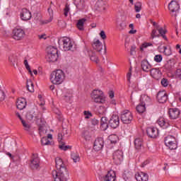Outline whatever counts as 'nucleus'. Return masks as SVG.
<instances>
[{
  "instance_id": "nucleus-1",
  "label": "nucleus",
  "mask_w": 181,
  "mask_h": 181,
  "mask_svg": "<svg viewBox=\"0 0 181 181\" xmlns=\"http://www.w3.org/2000/svg\"><path fill=\"white\" fill-rule=\"evenodd\" d=\"M55 163L57 170L52 171V176L54 181H67L69 171H67V168L63 160L59 157H57L55 158Z\"/></svg>"
},
{
  "instance_id": "nucleus-2",
  "label": "nucleus",
  "mask_w": 181,
  "mask_h": 181,
  "mask_svg": "<svg viewBox=\"0 0 181 181\" xmlns=\"http://www.w3.org/2000/svg\"><path fill=\"white\" fill-rule=\"evenodd\" d=\"M65 74L64 72L62 69H57V71H54L51 74V83L52 84H56L59 86V84H62L63 81H64Z\"/></svg>"
},
{
  "instance_id": "nucleus-3",
  "label": "nucleus",
  "mask_w": 181,
  "mask_h": 181,
  "mask_svg": "<svg viewBox=\"0 0 181 181\" xmlns=\"http://www.w3.org/2000/svg\"><path fill=\"white\" fill-rule=\"evenodd\" d=\"M47 53L46 59L47 62L49 63L57 62V59H59V51L57 50V48L49 46L47 48Z\"/></svg>"
},
{
  "instance_id": "nucleus-4",
  "label": "nucleus",
  "mask_w": 181,
  "mask_h": 181,
  "mask_svg": "<svg viewBox=\"0 0 181 181\" xmlns=\"http://www.w3.org/2000/svg\"><path fill=\"white\" fill-rule=\"evenodd\" d=\"M165 145L169 148L171 151L177 148V142L176 138L173 136H167L164 139Z\"/></svg>"
},
{
  "instance_id": "nucleus-5",
  "label": "nucleus",
  "mask_w": 181,
  "mask_h": 181,
  "mask_svg": "<svg viewBox=\"0 0 181 181\" xmlns=\"http://www.w3.org/2000/svg\"><path fill=\"white\" fill-rule=\"evenodd\" d=\"M12 35L14 40H22L26 34L21 27H16L13 30Z\"/></svg>"
},
{
  "instance_id": "nucleus-6",
  "label": "nucleus",
  "mask_w": 181,
  "mask_h": 181,
  "mask_svg": "<svg viewBox=\"0 0 181 181\" xmlns=\"http://www.w3.org/2000/svg\"><path fill=\"white\" fill-rule=\"evenodd\" d=\"M59 45L62 43V47L65 52H69V50H71L73 49V42H71V40L67 37H63L62 40H59Z\"/></svg>"
},
{
  "instance_id": "nucleus-7",
  "label": "nucleus",
  "mask_w": 181,
  "mask_h": 181,
  "mask_svg": "<svg viewBox=\"0 0 181 181\" xmlns=\"http://www.w3.org/2000/svg\"><path fill=\"white\" fill-rule=\"evenodd\" d=\"M121 119L123 124H131L132 119H134V116L129 110H124L121 115Z\"/></svg>"
},
{
  "instance_id": "nucleus-8",
  "label": "nucleus",
  "mask_w": 181,
  "mask_h": 181,
  "mask_svg": "<svg viewBox=\"0 0 181 181\" xmlns=\"http://www.w3.org/2000/svg\"><path fill=\"white\" fill-rule=\"evenodd\" d=\"M112 159L115 165H121L122 159H124V153L121 150H117L113 153Z\"/></svg>"
},
{
  "instance_id": "nucleus-9",
  "label": "nucleus",
  "mask_w": 181,
  "mask_h": 181,
  "mask_svg": "<svg viewBox=\"0 0 181 181\" xmlns=\"http://www.w3.org/2000/svg\"><path fill=\"white\" fill-rule=\"evenodd\" d=\"M109 125L111 128H113V129L118 128L119 126V117L117 115H113L109 120Z\"/></svg>"
},
{
  "instance_id": "nucleus-10",
  "label": "nucleus",
  "mask_w": 181,
  "mask_h": 181,
  "mask_svg": "<svg viewBox=\"0 0 181 181\" xmlns=\"http://www.w3.org/2000/svg\"><path fill=\"white\" fill-rule=\"evenodd\" d=\"M156 98L160 104H165L168 101V93L165 90H160L157 93Z\"/></svg>"
},
{
  "instance_id": "nucleus-11",
  "label": "nucleus",
  "mask_w": 181,
  "mask_h": 181,
  "mask_svg": "<svg viewBox=\"0 0 181 181\" xmlns=\"http://www.w3.org/2000/svg\"><path fill=\"white\" fill-rule=\"evenodd\" d=\"M104 148V139L102 137L97 138L94 142L93 149L96 151H101Z\"/></svg>"
},
{
  "instance_id": "nucleus-12",
  "label": "nucleus",
  "mask_w": 181,
  "mask_h": 181,
  "mask_svg": "<svg viewBox=\"0 0 181 181\" xmlns=\"http://www.w3.org/2000/svg\"><path fill=\"white\" fill-rule=\"evenodd\" d=\"M58 142L60 144L59 146V149L62 151H67V149H71V146H65L66 143L63 142V134L62 133L58 134Z\"/></svg>"
},
{
  "instance_id": "nucleus-13",
  "label": "nucleus",
  "mask_w": 181,
  "mask_h": 181,
  "mask_svg": "<svg viewBox=\"0 0 181 181\" xmlns=\"http://www.w3.org/2000/svg\"><path fill=\"white\" fill-rule=\"evenodd\" d=\"M150 76L155 80H159L162 77V72L158 68H153L150 69Z\"/></svg>"
},
{
  "instance_id": "nucleus-14",
  "label": "nucleus",
  "mask_w": 181,
  "mask_h": 181,
  "mask_svg": "<svg viewBox=\"0 0 181 181\" xmlns=\"http://www.w3.org/2000/svg\"><path fill=\"white\" fill-rule=\"evenodd\" d=\"M146 132L149 138H156L159 135V130L155 127H148Z\"/></svg>"
},
{
  "instance_id": "nucleus-15",
  "label": "nucleus",
  "mask_w": 181,
  "mask_h": 181,
  "mask_svg": "<svg viewBox=\"0 0 181 181\" xmlns=\"http://www.w3.org/2000/svg\"><path fill=\"white\" fill-rule=\"evenodd\" d=\"M40 160L37 157V156H35V154L33 155V158L30 160V168L31 169H37L40 166Z\"/></svg>"
},
{
  "instance_id": "nucleus-16",
  "label": "nucleus",
  "mask_w": 181,
  "mask_h": 181,
  "mask_svg": "<svg viewBox=\"0 0 181 181\" xmlns=\"http://www.w3.org/2000/svg\"><path fill=\"white\" fill-rule=\"evenodd\" d=\"M169 117L171 119H177L180 115V110L177 108H170L168 111Z\"/></svg>"
},
{
  "instance_id": "nucleus-17",
  "label": "nucleus",
  "mask_w": 181,
  "mask_h": 181,
  "mask_svg": "<svg viewBox=\"0 0 181 181\" xmlns=\"http://www.w3.org/2000/svg\"><path fill=\"white\" fill-rule=\"evenodd\" d=\"M21 18L22 21H30L32 18V13L27 8H23L21 13Z\"/></svg>"
},
{
  "instance_id": "nucleus-18",
  "label": "nucleus",
  "mask_w": 181,
  "mask_h": 181,
  "mask_svg": "<svg viewBox=\"0 0 181 181\" xmlns=\"http://www.w3.org/2000/svg\"><path fill=\"white\" fill-rule=\"evenodd\" d=\"M153 26L156 27V29H157L158 33H160V36L164 39V40H168V37H166V33H168V30L159 28V25L156 23V22H153Z\"/></svg>"
},
{
  "instance_id": "nucleus-19",
  "label": "nucleus",
  "mask_w": 181,
  "mask_h": 181,
  "mask_svg": "<svg viewBox=\"0 0 181 181\" xmlns=\"http://www.w3.org/2000/svg\"><path fill=\"white\" fill-rule=\"evenodd\" d=\"M180 8V6H179V4L175 0L171 1L168 4V9L170 12H177Z\"/></svg>"
},
{
  "instance_id": "nucleus-20",
  "label": "nucleus",
  "mask_w": 181,
  "mask_h": 181,
  "mask_svg": "<svg viewBox=\"0 0 181 181\" xmlns=\"http://www.w3.org/2000/svg\"><path fill=\"white\" fill-rule=\"evenodd\" d=\"M95 9L99 11V12H104L105 11V6H107V3L103 0L98 1L95 4Z\"/></svg>"
},
{
  "instance_id": "nucleus-21",
  "label": "nucleus",
  "mask_w": 181,
  "mask_h": 181,
  "mask_svg": "<svg viewBox=\"0 0 181 181\" xmlns=\"http://www.w3.org/2000/svg\"><path fill=\"white\" fill-rule=\"evenodd\" d=\"M141 67L143 71H146V73L149 72L152 69V65L149 64L148 60L144 59L141 63Z\"/></svg>"
},
{
  "instance_id": "nucleus-22",
  "label": "nucleus",
  "mask_w": 181,
  "mask_h": 181,
  "mask_svg": "<svg viewBox=\"0 0 181 181\" xmlns=\"http://www.w3.org/2000/svg\"><path fill=\"white\" fill-rule=\"evenodd\" d=\"M116 177L115 171L110 170L105 177H103V181H115Z\"/></svg>"
},
{
  "instance_id": "nucleus-23",
  "label": "nucleus",
  "mask_w": 181,
  "mask_h": 181,
  "mask_svg": "<svg viewBox=\"0 0 181 181\" xmlns=\"http://www.w3.org/2000/svg\"><path fill=\"white\" fill-rule=\"evenodd\" d=\"M136 180L137 181H148L149 179V177L148 176V174L141 172L137 173L135 175Z\"/></svg>"
},
{
  "instance_id": "nucleus-24",
  "label": "nucleus",
  "mask_w": 181,
  "mask_h": 181,
  "mask_svg": "<svg viewBox=\"0 0 181 181\" xmlns=\"http://www.w3.org/2000/svg\"><path fill=\"white\" fill-rule=\"evenodd\" d=\"M134 148L136 151H141L144 148V140L141 138H136L134 140Z\"/></svg>"
},
{
  "instance_id": "nucleus-25",
  "label": "nucleus",
  "mask_w": 181,
  "mask_h": 181,
  "mask_svg": "<svg viewBox=\"0 0 181 181\" xmlns=\"http://www.w3.org/2000/svg\"><path fill=\"white\" fill-rule=\"evenodd\" d=\"M18 110H23L26 107V100L25 98H19L16 103Z\"/></svg>"
},
{
  "instance_id": "nucleus-26",
  "label": "nucleus",
  "mask_w": 181,
  "mask_h": 181,
  "mask_svg": "<svg viewBox=\"0 0 181 181\" xmlns=\"http://www.w3.org/2000/svg\"><path fill=\"white\" fill-rule=\"evenodd\" d=\"M140 104L146 106L151 104V98L146 95H142L140 98Z\"/></svg>"
},
{
  "instance_id": "nucleus-27",
  "label": "nucleus",
  "mask_w": 181,
  "mask_h": 181,
  "mask_svg": "<svg viewBox=\"0 0 181 181\" xmlns=\"http://www.w3.org/2000/svg\"><path fill=\"white\" fill-rule=\"evenodd\" d=\"M92 47L94 50L100 53L103 50V43L100 42V40H98L92 44Z\"/></svg>"
},
{
  "instance_id": "nucleus-28",
  "label": "nucleus",
  "mask_w": 181,
  "mask_h": 181,
  "mask_svg": "<svg viewBox=\"0 0 181 181\" xmlns=\"http://www.w3.org/2000/svg\"><path fill=\"white\" fill-rule=\"evenodd\" d=\"M157 124H158L159 126L161 127V128H163V129H166V128H168L169 127V122H166V119L163 117H160L157 120Z\"/></svg>"
},
{
  "instance_id": "nucleus-29",
  "label": "nucleus",
  "mask_w": 181,
  "mask_h": 181,
  "mask_svg": "<svg viewBox=\"0 0 181 181\" xmlns=\"http://www.w3.org/2000/svg\"><path fill=\"white\" fill-rule=\"evenodd\" d=\"M108 120H107V117H102L101 119H100V128L102 129V131H106L108 128Z\"/></svg>"
},
{
  "instance_id": "nucleus-30",
  "label": "nucleus",
  "mask_w": 181,
  "mask_h": 181,
  "mask_svg": "<svg viewBox=\"0 0 181 181\" xmlns=\"http://www.w3.org/2000/svg\"><path fill=\"white\" fill-rule=\"evenodd\" d=\"M74 4L79 11H82L86 6L84 0H74Z\"/></svg>"
},
{
  "instance_id": "nucleus-31",
  "label": "nucleus",
  "mask_w": 181,
  "mask_h": 181,
  "mask_svg": "<svg viewBox=\"0 0 181 181\" xmlns=\"http://www.w3.org/2000/svg\"><path fill=\"white\" fill-rule=\"evenodd\" d=\"M88 56L92 62H95V63H98L100 60L98 59V57L95 54V52L93 50L88 51Z\"/></svg>"
},
{
  "instance_id": "nucleus-32",
  "label": "nucleus",
  "mask_w": 181,
  "mask_h": 181,
  "mask_svg": "<svg viewBox=\"0 0 181 181\" xmlns=\"http://www.w3.org/2000/svg\"><path fill=\"white\" fill-rule=\"evenodd\" d=\"M92 100L94 101V103L98 104H104V103H105V97H104V95H100V96L92 98Z\"/></svg>"
},
{
  "instance_id": "nucleus-33",
  "label": "nucleus",
  "mask_w": 181,
  "mask_h": 181,
  "mask_svg": "<svg viewBox=\"0 0 181 181\" xmlns=\"http://www.w3.org/2000/svg\"><path fill=\"white\" fill-rule=\"evenodd\" d=\"M86 22H87V19L86 18H81L78 21L76 28L78 29V30H84V23Z\"/></svg>"
},
{
  "instance_id": "nucleus-34",
  "label": "nucleus",
  "mask_w": 181,
  "mask_h": 181,
  "mask_svg": "<svg viewBox=\"0 0 181 181\" xmlns=\"http://www.w3.org/2000/svg\"><path fill=\"white\" fill-rule=\"evenodd\" d=\"M49 15V20H46L42 22V25H45L47 23H50V22H52V21H53V10L49 7L47 9Z\"/></svg>"
},
{
  "instance_id": "nucleus-35",
  "label": "nucleus",
  "mask_w": 181,
  "mask_h": 181,
  "mask_svg": "<svg viewBox=\"0 0 181 181\" xmlns=\"http://www.w3.org/2000/svg\"><path fill=\"white\" fill-rule=\"evenodd\" d=\"M136 110L137 112H139V114H144V112L146 111V107L145 105H142L141 103H140L136 106Z\"/></svg>"
},
{
  "instance_id": "nucleus-36",
  "label": "nucleus",
  "mask_w": 181,
  "mask_h": 181,
  "mask_svg": "<svg viewBox=\"0 0 181 181\" xmlns=\"http://www.w3.org/2000/svg\"><path fill=\"white\" fill-rule=\"evenodd\" d=\"M34 87L35 86L33 85V83H32V81L27 80L26 88L30 93H33L35 91Z\"/></svg>"
},
{
  "instance_id": "nucleus-37",
  "label": "nucleus",
  "mask_w": 181,
  "mask_h": 181,
  "mask_svg": "<svg viewBox=\"0 0 181 181\" xmlns=\"http://www.w3.org/2000/svg\"><path fill=\"white\" fill-rule=\"evenodd\" d=\"M21 124H23V127H24L25 131L28 132V134H32V132L30 131L32 126H30V124L25 122V120H22Z\"/></svg>"
},
{
  "instance_id": "nucleus-38",
  "label": "nucleus",
  "mask_w": 181,
  "mask_h": 181,
  "mask_svg": "<svg viewBox=\"0 0 181 181\" xmlns=\"http://www.w3.org/2000/svg\"><path fill=\"white\" fill-rule=\"evenodd\" d=\"M173 67H175V62L172 60L168 61L167 63L165 64V68L168 71L172 70Z\"/></svg>"
},
{
  "instance_id": "nucleus-39",
  "label": "nucleus",
  "mask_w": 181,
  "mask_h": 181,
  "mask_svg": "<svg viewBox=\"0 0 181 181\" xmlns=\"http://www.w3.org/2000/svg\"><path fill=\"white\" fill-rule=\"evenodd\" d=\"M71 158L74 160V163L80 162V155H78L77 153H71Z\"/></svg>"
},
{
  "instance_id": "nucleus-40",
  "label": "nucleus",
  "mask_w": 181,
  "mask_h": 181,
  "mask_svg": "<svg viewBox=\"0 0 181 181\" xmlns=\"http://www.w3.org/2000/svg\"><path fill=\"white\" fill-rule=\"evenodd\" d=\"M100 95H103V93L100 90H94L91 93V98H94L95 97H100Z\"/></svg>"
},
{
  "instance_id": "nucleus-41",
  "label": "nucleus",
  "mask_w": 181,
  "mask_h": 181,
  "mask_svg": "<svg viewBox=\"0 0 181 181\" xmlns=\"http://www.w3.org/2000/svg\"><path fill=\"white\" fill-rule=\"evenodd\" d=\"M109 140L110 141L111 144H117V142H118V136L112 134L109 136Z\"/></svg>"
},
{
  "instance_id": "nucleus-42",
  "label": "nucleus",
  "mask_w": 181,
  "mask_h": 181,
  "mask_svg": "<svg viewBox=\"0 0 181 181\" xmlns=\"http://www.w3.org/2000/svg\"><path fill=\"white\" fill-rule=\"evenodd\" d=\"M17 60L18 59L16 58V56L14 54H11L8 57V61L10 62V63H11V64H13V66H15V63H16Z\"/></svg>"
},
{
  "instance_id": "nucleus-43",
  "label": "nucleus",
  "mask_w": 181,
  "mask_h": 181,
  "mask_svg": "<svg viewBox=\"0 0 181 181\" xmlns=\"http://www.w3.org/2000/svg\"><path fill=\"white\" fill-rule=\"evenodd\" d=\"M134 9L136 12H141L142 9V3L138 1L134 5Z\"/></svg>"
},
{
  "instance_id": "nucleus-44",
  "label": "nucleus",
  "mask_w": 181,
  "mask_h": 181,
  "mask_svg": "<svg viewBox=\"0 0 181 181\" xmlns=\"http://www.w3.org/2000/svg\"><path fill=\"white\" fill-rule=\"evenodd\" d=\"M41 144L42 145H52V142L47 139V137H42L41 139Z\"/></svg>"
},
{
  "instance_id": "nucleus-45",
  "label": "nucleus",
  "mask_w": 181,
  "mask_h": 181,
  "mask_svg": "<svg viewBox=\"0 0 181 181\" xmlns=\"http://www.w3.org/2000/svg\"><path fill=\"white\" fill-rule=\"evenodd\" d=\"M163 49V53L165 56H170V54H172V50H170V47H168L164 46Z\"/></svg>"
},
{
  "instance_id": "nucleus-46",
  "label": "nucleus",
  "mask_w": 181,
  "mask_h": 181,
  "mask_svg": "<svg viewBox=\"0 0 181 181\" xmlns=\"http://www.w3.org/2000/svg\"><path fill=\"white\" fill-rule=\"evenodd\" d=\"M98 111L100 115H104L107 112V108L105 106H100Z\"/></svg>"
},
{
  "instance_id": "nucleus-47",
  "label": "nucleus",
  "mask_w": 181,
  "mask_h": 181,
  "mask_svg": "<svg viewBox=\"0 0 181 181\" xmlns=\"http://www.w3.org/2000/svg\"><path fill=\"white\" fill-rule=\"evenodd\" d=\"M35 112H27L25 117L27 118V119H28V121H32V119H33V118H35Z\"/></svg>"
},
{
  "instance_id": "nucleus-48",
  "label": "nucleus",
  "mask_w": 181,
  "mask_h": 181,
  "mask_svg": "<svg viewBox=\"0 0 181 181\" xmlns=\"http://www.w3.org/2000/svg\"><path fill=\"white\" fill-rule=\"evenodd\" d=\"M149 46H153L152 43L151 42H144L140 47V50L144 52V49H146V47H149Z\"/></svg>"
},
{
  "instance_id": "nucleus-49",
  "label": "nucleus",
  "mask_w": 181,
  "mask_h": 181,
  "mask_svg": "<svg viewBox=\"0 0 181 181\" xmlns=\"http://www.w3.org/2000/svg\"><path fill=\"white\" fill-rule=\"evenodd\" d=\"M83 136L85 141H90L91 139V136H90V133L87 131L83 132Z\"/></svg>"
},
{
  "instance_id": "nucleus-50",
  "label": "nucleus",
  "mask_w": 181,
  "mask_h": 181,
  "mask_svg": "<svg viewBox=\"0 0 181 181\" xmlns=\"http://www.w3.org/2000/svg\"><path fill=\"white\" fill-rule=\"evenodd\" d=\"M160 36H162V35H160V33L158 34L156 30L153 29L152 30V33H151L152 39H154V37H160Z\"/></svg>"
},
{
  "instance_id": "nucleus-51",
  "label": "nucleus",
  "mask_w": 181,
  "mask_h": 181,
  "mask_svg": "<svg viewBox=\"0 0 181 181\" xmlns=\"http://www.w3.org/2000/svg\"><path fill=\"white\" fill-rule=\"evenodd\" d=\"M24 64H25L27 70H28V72L30 73V76H33V74H32V70L30 69V66H29V64L28 63V59L24 60Z\"/></svg>"
},
{
  "instance_id": "nucleus-52",
  "label": "nucleus",
  "mask_w": 181,
  "mask_h": 181,
  "mask_svg": "<svg viewBox=\"0 0 181 181\" xmlns=\"http://www.w3.org/2000/svg\"><path fill=\"white\" fill-rule=\"evenodd\" d=\"M34 117L37 122H39V121L42 122V113L37 112V114H35Z\"/></svg>"
},
{
  "instance_id": "nucleus-53",
  "label": "nucleus",
  "mask_w": 181,
  "mask_h": 181,
  "mask_svg": "<svg viewBox=\"0 0 181 181\" xmlns=\"http://www.w3.org/2000/svg\"><path fill=\"white\" fill-rule=\"evenodd\" d=\"M163 57L160 54H157L154 57V60L156 63H160L162 62Z\"/></svg>"
},
{
  "instance_id": "nucleus-54",
  "label": "nucleus",
  "mask_w": 181,
  "mask_h": 181,
  "mask_svg": "<svg viewBox=\"0 0 181 181\" xmlns=\"http://www.w3.org/2000/svg\"><path fill=\"white\" fill-rule=\"evenodd\" d=\"M66 21H58V26H59V28H66Z\"/></svg>"
},
{
  "instance_id": "nucleus-55",
  "label": "nucleus",
  "mask_w": 181,
  "mask_h": 181,
  "mask_svg": "<svg viewBox=\"0 0 181 181\" xmlns=\"http://www.w3.org/2000/svg\"><path fill=\"white\" fill-rule=\"evenodd\" d=\"M161 85L163 86V87H168V86L169 85V82L168 81V79L163 78L161 80Z\"/></svg>"
},
{
  "instance_id": "nucleus-56",
  "label": "nucleus",
  "mask_w": 181,
  "mask_h": 181,
  "mask_svg": "<svg viewBox=\"0 0 181 181\" xmlns=\"http://www.w3.org/2000/svg\"><path fill=\"white\" fill-rule=\"evenodd\" d=\"M70 11V8L69 6H66L64 9V15L65 17L69 16V11Z\"/></svg>"
},
{
  "instance_id": "nucleus-57",
  "label": "nucleus",
  "mask_w": 181,
  "mask_h": 181,
  "mask_svg": "<svg viewBox=\"0 0 181 181\" xmlns=\"http://www.w3.org/2000/svg\"><path fill=\"white\" fill-rule=\"evenodd\" d=\"M5 100V92L0 89V102H2Z\"/></svg>"
},
{
  "instance_id": "nucleus-58",
  "label": "nucleus",
  "mask_w": 181,
  "mask_h": 181,
  "mask_svg": "<svg viewBox=\"0 0 181 181\" xmlns=\"http://www.w3.org/2000/svg\"><path fill=\"white\" fill-rule=\"evenodd\" d=\"M132 69L130 68L129 71L127 74V81H129V83L131 81V76H132Z\"/></svg>"
},
{
  "instance_id": "nucleus-59",
  "label": "nucleus",
  "mask_w": 181,
  "mask_h": 181,
  "mask_svg": "<svg viewBox=\"0 0 181 181\" xmlns=\"http://www.w3.org/2000/svg\"><path fill=\"white\" fill-rule=\"evenodd\" d=\"M123 178L127 181L129 180V179H131V174L129 173H124L123 174Z\"/></svg>"
},
{
  "instance_id": "nucleus-60",
  "label": "nucleus",
  "mask_w": 181,
  "mask_h": 181,
  "mask_svg": "<svg viewBox=\"0 0 181 181\" xmlns=\"http://www.w3.org/2000/svg\"><path fill=\"white\" fill-rule=\"evenodd\" d=\"M100 36L103 40H105V39H107V35H105V32L104 30L100 31Z\"/></svg>"
},
{
  "instance_id": "nucleus-61",
  "label": "nucleus",
  "mask_w": 181,
  "mask_h": 181,
  "mask_svg": "<svg viewBox=\"0 0 181 181\" xmlns=\"http://www.w3.org/2000/svg\"><path fill=\"white\" fill-rule=\"evenodd\" d=\"M84 115H86L85 118L86 119H88V118H90V117H93V115L91 114V112H90L88 111H84Z\"/></svg>"
},
{
  "instance_id": "nucleus-62",
  "label": "nucleus",
  "mask_w": 181,
  "mask_h": 181,
  "mask_svg": "<svg viewBox=\"0 0 181 181\" xmlns=\"http://www.w3.org/2000/svg\"><path fill=\"white\" fill-rule=\"evenodd\" d=\"M58 134H62V139L64 136V135H68L69 132H67V129L65 128H63L62 131Z\"/></svg>"
},
{
  "instance_id": "nucleus-63",
  "label": "nucleus",
  "mask_w": 181,
  "mask_h": 181,
  "mask_svg": "<svg viewBox=\"0 0 181 181\" xmlns=\"http://www.w3.org/2000/svg\"><path fill=\"white\" fill-rule=\"evenodd\" d=\"M176 77H177L178 78H180V80H181V69H177Z\"/></svg>"
},
{
  "instance_id": "nucleus-64",
  "label": "nucleus",
  "mask_w": 181,
  "mask_h": 181,
  "mask_svg": "<svg viewBox=\"0 0 181 181\" xmlns=\"http://www.w3.org/2000/svg\"><path fill=\"white\" fill-rule=\"evenodd\" d=\"M127 27V24H125V22H122L120 24H119V29L121 30L125 29V28Z\"/></svg>"
}]
</instances>
